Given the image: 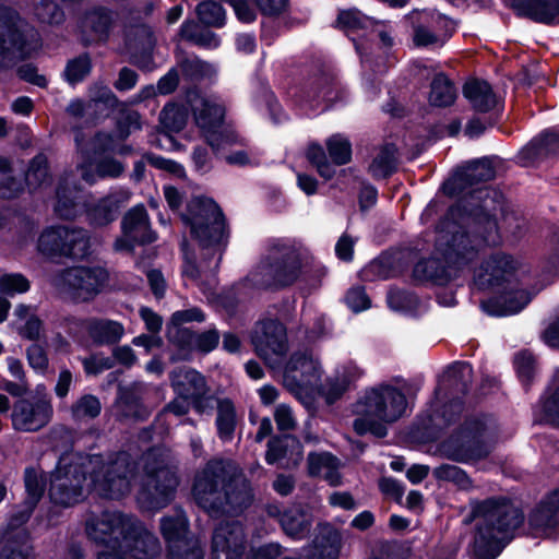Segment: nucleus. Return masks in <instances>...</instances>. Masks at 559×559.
<instances>
[{"label": "nucleus", "mask_w": 559, "mask_h": 559, "mask_svg": "<svg viewBox=\"0 0 559 559\" xmlns=\"http://www.w3.org/2000/svg\"><path fill=\"white\" fill-rule=\"evenodd\" d=\"M143 461V474L138 476L130 455L124 452L107 457L67 453L51 473L49 497L53 503L64 507L82 501L87 491L117 499L129 493L132 483L139 478V503L147 510L162 509L171 500L178 478L157 460L155 451L146 453Z\"/></svg>", "instance_id": "f257e3e1"}, {"label": "nucleus", "mask_w": 559, "mask_h": 559, "mask_svg": "<svg viewBox=\"0 0 559 559\" xmlns=\"http://www.w3.org/2000/svg\"><path fill=\"white\" fill-rule=\"evenodd\" d=\"M483 204L473 213V230L481 233L480 236H469V231L453 226L449 231L441 230L437 238V253L419 261L414 267V276L419 281H431L442 285L451 280L452 271L461 269L478 258L485 246H497L501 242V235L497 222L488 213L493 199L489 198V190H478Z\"/></svg>", "instance_id": "f03ea898"}, {"label": "nucleus", "mask_w": 559, "mask_h": 559, "mask_svg": "<svg viewBox=\"0 0 559 559\" xmlns=\"http://www.w3.org/2000/svg\"><path fill=\"white\" fill-rule=\"evenodd\" d=\"M181 217L190 226L191 234L199 241L204 257L201 265L198 266L189 257L187 241H183L182 275L206 293L201 277L211 275L210 285L215 282L213 275L219 266L228 237L225 218L218 205L206 198L192 199Z\"/></svg>", "instance_id": "7ed1b4c3"}, {"label": "nucleus", "mask_w": 559, "mask_h": 559, "mask_svg": "<svg viewBox=\"0 0 559 559\" xmlns=\"http://www.w3.org/2000/svg\"><path fill=\"white\" fill-rule=\"evenodd\" d=\"M85 532L91 540L106 547L96 559H154L162 551L158 538L130 514L107 511L91 515Z\"/></svg>", "instance_id": "20e7f679"}, {"label": "nucleus", "mask_w": 559, "mask_h": 559, "mask_svg": "<svg viewBox=\"0 0 559 559\" xmlns=\"http://www.w3.org/2000/svg\"><path fill=\"white\" fill-rule=\"evenodd\" d=\"M193 498L210 516L237 514L249 506L252 496L249 483L229 460H211L195 475Z\"/></svg>", "instance_id": "39448f33"}, {"label": "nucleus", "mask_w": 559, "mask_h": 559, "mask_svg": "<svg viewBox=\"0 0 559 559\" xmlns=\"http://www.w3.org/2000/svg\"><path fill=\"white\" fill-rule=\"evenodd\" d=\"M526 267L512 257L497 252L491 254L475 272V283L480 288L497 287L499 296L481 302L490 316L504 317L520 312L532 300L522 288Z\"/></svg>", "instance_id": "423d86ee"}, {"label": "nucleus", "mask_w": 559, "mask_h": 559, "mask_svg": "<svg viewBox=\"0 0 559 559\" xmlns=\"http://www.w3.org/2000/svg\"><path fill=\"white\" fill-rule=\"evenodd\" d=\"M474 559H495L523 523L522 512L506 499H488L473 510Z\"/></svg>", "instance_id": "0eeeda50"}, {"label": "nucleus", "mask_w": 559, "mask_h": 559, "mask_svg": "<svg viewBox=\"0 0 559 559\" xmlns=\"http://www.w3.org/2000/svg\"><path fill=\"white\" fill-rule=\"evenodd\" d=\"M407 399L404 392L388 382L365 389L352 405L353 429L359 435L371 433L378 438L388 435V425L406 414Z\"/></svg>", "instance_id": "6e6552de"}, {"label": "nucleus", "mask_w": 559, "mask_h": 559, "mask_svg": "<svg viewBox=\"0 0 559 559\" xmlns=\"http://www.w3.org/2000/svg\"><path fill=\"white\" fill-rule=\"evenodd\" d=\"M299 250L286 240L270 245L266 257L250 273L248 281L258 288L281 287L293 284L299 276Z\"/></svg>", "instance_id": "1a4fd4ad"}, {"label": "nucleus", "mask_w": 559, "mask_h": 559, "mask_svg": "<svg viewBox=\"0 0 559 559\" xmlns=\"http://www.w3.org/2000/svg\"><path fill=\"white\" fill-rule=\"evenodd\" d=\"M491 423L486 417L467 419L454 433L441 442L440 452L448 459L468 463L486 457L490 448L487 443Z\"/></svg>", "instance_id": "9d476101"}, {"label": "nucleus", "mask_w": 559, "mask_h": 559, "mask_svg": "<svg viewBox=\"0 0 559 559\" xmlns=\"http://www.w3.org/2000/svg\"><path fill=\"white\" fill-rule=\"evenodd\" d=\"M193 114L194 122L201 130L209 145L218 151L229 143V135L223 131L226 106L221 97L215 95H201L193 91L187 95Z\"/></svg>", "instance_id": "9b49d317"}, {"label": "nucleus", "mask_w": 559, "mask_h": 559, "mask_svg": "<svg viewBox=\"0 0 559 559\" xmlns=\"http://www.w3.org/2000/svg\"><path fill=\"white\" fill-rule=\"evenodd\" d=\"M36 248L38 253L48 259H82L88 253L90 238L82 228L55 225L40 233Z\"/></svg>", "instance_id": "f8f14e48"}, {"label": "nucleus", "mask_w": 559, "mask_h": 559, "mask_svg": "<svg viewBox=\"0 0 559 559\" xmlns=\"http://www.w3.org/2000/svg\"><path fill=\"white\" fill-rule=\"evenodd\" d=\"M108 282L109 274L102 266L70 267L53 280V284L76 302L92 301Z\"/></svg>", "instance_id": "ddd939ff"}, {"label": "nucleus", "mask_w": 559, "mask_h": 559, "mask_svg": "<svg viewBox=\"0 0 559 559\" xmlns=\"http://www.w3.org/2000/svg\"><path fill=\"white\" fill-rule=\"evenodd\" d=\"M320 362L307 353L290 356L283 371V383L298 399L312 395L321 384Z\"/></svg>", "instance_id": "4468645a"}, {"label": "nucleus", "mask_w": 559, "mask_h": 559, "mask_svg": "<svg viewBox=\"0 0 559 559\" xmlns=\"http://www.w3.org/2000/svg\"><path fill=\"white\" fill-rule=\"evenodd\" d=\"M170 383L179 397L189 399L199 415H210L214 408V395L205 377L189 367H179L170 372Z\"/></svg>", "instance_id": "2eb2a0df"}, {"label": "nucleus", "mask_w": 559, "mask_h": 559, "mask_svg": "<svg viewBox=\"0 0 559 559\" xmlns=\"http://www.w3.org/2000/svg\"><path fill=\"white\" fill-rule=\"evenodd\" d=\"M160 531L168 543V559H203L201 543L188 536V520L181 510L163 518Z\"/></svg>", "instance_id": "dca6fc26"}, {"label": "nucleus", "mask_w": 559, "mask_h": 559, "mask_svg": "<svg viewBox=\"0 0 559 559\" xmlns=\"http://www.w3.org/2000/svg\"><path fill=\"white\" fill-rule=\"evenodd\" d=\"M251 341L255 353L272 368L281 362L288 350L286 328L277 320L267 319L257 323Z\"/></svg>", "instance_id": "f3484780"}, {"label": "nucleus", "mask_w": 559, "mask_h": 559, "mask_svg": "<svg viewBox=\"0 0 559 559\" xmlns=\"http://www.w3.org/2000/svg\"><path fill=\"white\" fill-rule=\"evenodd\" d=\"M412 20L416 46H442L454 31V24L450 19L432 11L417 12Z\"/></svg>", "instance_id": "a211bd4d"}, {"label": "nucleus", "mask_w": 559, "mask_h": 559, "mask_svg": "<svg viewBox=\"0 0 559 559\" xmlns=\"http://www.w3.org/2000/svg\"><path fill=\"white\" fill-rule=\"evenodd\" d=\"M52 405L49 399H20L13 405L12 426L19 431H37L45 427L52 417Z\"/></svg>", "instance_id": "6ab92c4d"}, {"label": "nucleus", "mask_w": 559, "mask_h": 559, "mask_svg": "<svg viewBox=\"0 0 559 559\" xmlns=\"http://www.w3.org/2000/svg\"><path fill=\"white\" fill-rule=\"evenodd\" d=\"M156 239L151 230L147 213L143 205L132 207L123 217L122 236L115 242L117 251H129L135 243H150Z\"/></svg>", "instance_id": "aec40b11"}, {"label": "nucleus", "mask_w": 559, "mask_h": 559, "mask_svg": "<svg viewBox=\"0 0 559 559\" xmlns=\"http://www.w3.org/2000/svg\"><path fill=\"white\" fill-rule=\"evenodd\" d=\"M246 535L239 522L221 523L212 537V559H242Z\"/></svg>", "instance_id": "412c9836"}, {"label": "nucleus", "mask_w": 559, "mask_h": 559, "mask_svg": "<svg viewBox=\"0 0 559 559\" xmlns=\"http://www.w3.org/2000/svg\"><path fill=\"white\" fill-rule=\"evenodd\" d=\"M76 150L80 157L76 170L80 173L82 180L88 185H94L104 178H117L124 171L123 164L110 156L103 157L94 163L88 150L82 146L79 138H76Z\"/></svg>", "instance_id": "4be33fe9"}, {"label": "nucleus", "mask_w": 559, "mask_h": 559, "mask_svg": "<svg viewBox=\"0 0 559 559\" xmlns=\"http://www.w3.org/2000/svg\"><path fill=\"white\" fill-rule=\"evenodd\" d=\"M495 175L496 171L490 159L481 158L471 162L465 167L455 171L444 183L443 188L449 194H460L467 188L493 179Z\"/></svg>", "instance_id": "5701e85b"}, {"label": "nucleus", "mask_w": 559, "mask_h": 559, "mask_svg": "<svg viewBox=\"0 0 559 559\" xmlns=\"http://www.w3.org/2000/svg\"><path fill=\"white\" fill-rule=\"evenodd\" d=\"M81 187L73 171L64 173L56 189V214L64 219H72L81 212Z\"/></svg>", "instance_id": "b1692460"}, {"label": "nucleus", "mask_w": 559, "mask_h": 559, "mask_svg": "<svg viewBox=\"0 0 559 559\" xmlns=\"http://www.w3.org/2000/svg\"><path fill=\"white\" fill-rule=\"evenodd\" d=\"M559 488L552 491L530 516V525L537 536L554 538L559 526Z\"/></svg>", "instance_id": "393cba45"}, {"label": "nucleus", "mask_w": 559, "mask_h": 559, "mask_svg": "<svg viewBox=\"0 0 559 559\" xmlns=\"http://www.w3.org/2000/svg\"><path fill=\"white\" fill-rule=\"evenodd\" d=\"M96 345L117 344L124 335L121 322L106 318H90L78 322Z\"/></svg>", "instance_id": "a878e982"}, {"label": "nucleus", "mask_w": 559, "mask_h": 559, "mask_svg": "<svg viewBox=\"0 0 559 559\" xmlns=\"http://www.w3.org/2000/svg\"><path fill=\"white\" fill-rule=\"evenodd\" d=\"M11 47V53L7 63L14 58L25 59L36 55L41 48L39 33L32 26L23 24L22 21L8 39Z\"/></svg>", "instance_id": "bb28decb"}, {"label": "nucleus", "mask_w": 559, "mask_h": 559, "mask_svg": "<svg viewBox=\"0 0 559 559\" xmlns=\"http://www.w3.org/2000/svg\"><path fill=\"white\" fill-rule=\"evenodd\" d=\"M112 24V13L98 7L84 14L80 27L86 41H95L107 39Z\"/></svg>", "instance_id": "cd10ccee"}, {"label": "nucleus", "mask_w": 559, "mask_h": 559, "mask_svg": "<svg viewBox=\"0 0 559 559\" xmlns=\"http://www.w3.org/2000/svg\"><path fill=\"white\" fill-rule=\"evenodd\" d=\"M519 15L540 23L559 22V0H512Z\"/></svg>", "instance_id": "c85d7f7f"}, {"label": "nucleus", "mask_w": 559, "mask_h": 559, "mask_svg": "<svg viewBox=\"0 0 559 559\" xmlns=\"http://www.w3.org/2000/svg\"><path fill=\"white\" fill-rule=\"evenodd\" d=\"M129 199L130 192L128 190L120 189L111 192L88 210V218L91 223L97 226H103L112 222L116 218L120 206L127 203Z\"/></svg>", "instance_id": "c756f323"}, {"label": "nucleus", "mask_w": 559, "mask_h": 559, "mask_svg": "<svg viewBox=\"0 0 559 559\" xmlns=\"http://www.w3.org/2000/svg\"><path fill=\"white\" fill-rule=\"evenodd\" d=\"M340 461L330 453H311L308 456V471L311 476L322 477L330 486L342 484L338 472Z\"/></svg>", "instance_id": "7c9ffc66"}, {"label": "nucleus", "mask_w": 559, "mask_h": 559, "mask_svg": "<svg viewBox=\"0 0 559 559\" xmlns=\"http://www.w3.org/2000/svg\"><path fill=\"white\" fill-rule=\"evenodd\" d=\"M463 93L472 107L480 112H487L493 109L498 104L496 94L492 92L491 86L485 81L471 80L466 82Z\"/></svg>", "instance_id": "2f4dec72"}, {"label": "nucleus", "mask_w": 559, "mask_h": 559, "mask_svg": "<svg viewBox=\"0 0 559 559\" xmlns=\"http://www.w3.org/2000/svg\"><path fill=\"white\" fill-rule=\"evenodd\" d=\"M285 534L293 539H304L311 528V515L299 507H293L283 512L280 519Z\"/></svg>", "instance_id": "473e14b6"}, {"label": "nucleus", "mask_w": 559, "mask_h": 559, "mask_svg": "<svg viewBox=\"0 0 559 559\" xmlns=\"http://www.w3.org/2000/svg\"><path fill=\"white\" fill-rule=\"evenodd\" d=\"M336 93L333 79L325 74L310 79L304 88V96L311 107L321 100L325 102L328 107L336 99Z\"/></svg>", "instance_id": "72a5a7b5"}, {"label": "nucleus", "mask_w": 559, "mask_h": 559, "mask_svg": "<svg viewBox=\"0 0 559 559\" xmlns=\"http://www.w3.org/2000/svg\"><path fill=\"white\" fill-rule=\"evenodd\" d=\"M341 539V534L336 530L324 526L321 536L316 537L306 559H336Z\"/></svg>", "instance_id": "f704fd0d"}, {"label": "nucleus", "mask_w": 559, "mask_h": 559, "mask_svg": "<svg viewBox=\"0 0 559 559\" xmlns=\"http://www.w3.org/2000/svg\"><path fill=\"white\" fill-rule=\"evenodd\" d=\"M0 559H33V545L28 534L20 530L8 535L0 545Z\"/></svg>", "instance_id": "c9c22d12"}, {"label": "nucleus", "mask_w": 559, "mask_h": 559, "mask_svg": "<svg viewBox=\"0 0 559 559\" xmlns=\"http://www.w3.org/2000/svg\"><path fill=\"white\" fill-rule=\"evenodd\" d=\"M214 402L216 403L215 426L217 436L224 442L230 441L237 426L236 407L229 399H217Z\"/></svg>", "instance_id": "e433bc0d"}, {"label": "nucleus", "mask_w": 559, "mask_h": 559, "mask_svg": "<svg viewBox=\"0 0 559 559\" xmlns=\"http://www.w3.org/2000/svg\"><path fill=\"white\" fill-rule=\"evenodd\" d=\"M20 22L21 17L13 8L0 4V67L7 66L11 53L8 39L12 37Z\"/></svg>", "instance_id": "4c0bfd02"}, {"label": "nucleus", "mask_w": 559, "mask_h": 559, "mask_svg": "<svg viewBox=\"0 0 559 559\" xmlns=\"http://www.w3.org/2000/svg\"><path fill=\"white\" fill-rule=\"evenodd\" d=\"M177 334L181 336L177 345L187 352L197 349L209 353L217 346L219 341V334L214 329L200 334H195L190 330H178Z\"/></svg>", "instance_id": "58836bf2"}, {"label": "nucleus", "mask_w": 559, "mask_h": 559, "mask_svg": "<svg viewBox=\"0 0 559 559\" xmlns=\"http://www.w3.org/2000/svg\"><path fill=\"white\" fill-rule=\"evenodd\" d=\"M396 169V147L383 145L369 165V173L376 179L385 178Z\"/></svg>", "instance_id": "ea45409f"}, {"label": "nucleus", "mask_w": 559, "mask_h": 559, "mask_svg": "<svg viewBox=\"0 0 559 559\" xmlns=\"http://www.w3.org/2000/svg\"><path fill=\"white\" fill-rule=\"evenodd\" d=\"M456 98V90L452 82L442 73L435 76L431 82L429 102L437 107L450 106Z\"/></svg>", "instance_id": "a19ab883"}, {"label": "nucleus", "mask_w": 559, "mask_h": 559, "mask_svg": "<svg viewBox=\"0 0 559 559\" xmlns=\"http://www.w3.org/2000/svg\"><path fill=\"white\" fill-rule=\"evenodd\" d=\"M15 318L24 322L19 326L20 334L28 340L39 338L43 330V322L35 314V308L26 305H19L14 310Z\"/></svg>", "instance_id": "79ce46f5"}, {"label": "nucleus", "mask_w": 559, "mask_h": 559, "mask_svg": "<svg viewBox=\"0 0 559 559\" xmlns=\"http://www.w3.org/2000/svg\"><path fill=\"white\" fill-rule=\"evenodd\" d=\"M559 151V131L550 130L534 139L523 151L530 159Z\"/></svg>", "instance_id": "37998d69"}, {"label": "nucleus", "mask_w": 559, "mask_h": 559, "mask_svg": "<svg viewBox=\"0 0 559 559\" xmlns=\"http://www.w3.org/2000/svg\"><path fill=\"white\" fill-rule=\"evenodd\" d=\"M25 181L32 191L41 189L50 182L46 156L39 154L32 159L25 175Z\"/></svg>", "instance_id": "c03bdc74"}, {"label": "nucleus", "mask_w": 559, "mask_h": 559, "mask_svg": "<svg viewBox=\"0 0 559 559\" xmlns=\"http://www.w3.org/2000/svg\"><path fill=\"white\" fill-rule=\"evenodd\" d=\"M142 384H133L131 388L121 391L118 404L124 416L138 419H143L148 416V411L143 407L134 396V393L142 391Z\"/></svg>", "instance_id": "a18cd8bd"}, {"label": "nucleus", "mask_w": 559, "mask_h": 559, "mask_svg": "<svg viewBox=\"0 0 559 559\" xmlns=\"http://www.w3.org/2000/svg\"><path fill=\"white\" fill-rule=\"evenodd\" d=\"M205 320L204 312L198 308L192 307L185 310H178L171 314L170 322L168 324V335L169 338L178 344V340L181 336H178V330H182L180 326L185 323L189 322H203Z\"/></svg>", "instance_id": "49530a36"}, {"label": "nucleus", "mask_w": 559, "mask_h": 559, "mask_svg": "<svg viewBox=\"0 0 559 559\" xmlns=\"http://www.w3.org/2000/svg\"><path fill=\"white\" fill-rule=\"evenodd\" d=\"M197 14L199 20L213 27H221L225 23L226 12L224 8L216 1L205 0L198 4Z\"/></svg>", "instance_id": "de8ad7c7"}, {"label": "nucleus", "mask_w": 559, "mask_h": 559, "mask_svg": "<svg viewBox=\"0 0 559 559\" xmlns=\"http://www.w3.org/2000/svg\"><path fill=\"white\" fill-rule=\"evenodd\" d=\"M102 404L92 394L82 395L71 406V415L75 420L93 419L100 414Z\"/></svg>", "instance_id": "09e8293b"}, {"label": "nucleus", "mask_w": 559, "mask_h": 559, "mask_svg": "<svg viewBox=\"0 0 559 559\" xmlns=\"http://www.w3.org/2000/svg\"><path fill=\"white\" fill-rule=\"evenodd\" d=\"M188 112L185 106L168 104L160 112V123L169 132H178L187 123Z\"/></svg>", "instance_id": "8fccbe9b"}, {"label": "nucleus", "mask_w": 559, "mask_h": 559, "mask_svg": "<svg viewBox=\"0 0 559 559\" xmlns=\"http://www.w3.org/2000/svg\"><path fill=\"white\" fill-rule=\"evenodd\" d=\"M337 24L343 29L357 31L370 28L373 25V20L356 9H350L340 12Z\"/></svg>", "instance_id": "3c124183"}, {"label": "nucleus", "mask_w": 559, "mask_h": 559, "mask_svg": "<svg viewBox=\"0 0 559 559\" xmlns=\"http://www.w3.org/2000/svg\"><path fill=\"white\" fill-rule=\"evenodd\" d=\"M92 63L87 55L79 56L67 63L64 69L66 80L70 84L83 81L91 72Z\"/></svg>", "instance_id": "603ef678"}, {"label": "nucleus", "mask_w": 559, "mask_h": 559, "mask_svg": "<svg viewBox=\"0 0 559 559\" xmlns=\"http://www.w3.org/2000/svg\"><path fill=\"white\" fill-rule=\"evenodd\" d=\"M326 146L334 164L344 165L350 160L352 146L346 138L340 134L332 135L328 140Z\"/></svg>", "instance_id": "864d4df0"}, {"label": "nucleus", "mask_w": 559, "mask_h": 559, "mask_svg": "<svg viewBox=\"0 0 559 559\" xmlns=\"http://www.w3.org/2000/svg\"><path fill=\"white\" fill-rule=\"evenodd\" d=\"M433 476L440 480L451 481L463 489L471 486V480L466 473L456 465H440L433 469Z\"/></svg>", "instance_id": "5fc2aeb1"}, {"label": "nucleus", "mask_w": 559, "mask_h": 559, "mask_svg": "<svg viewBox=\"0 0 559 559\" xmlns=\"http://www.w3.org/2000/svg\"><path fill=\"white\" fill-rule=\"evenodd\" d=\"M309 162L317 168L319 175L324 179H331L335 174V168L328 162L322 146L311 144L307 151Z\"/></svg>", "instance_id": "6e6d98bb"}, {"label": "nucleus", "mask_w": 559, "mask_h": 559, "mask_svg": "<svg viewBox=\"0 0 559 559\" xmlns=\"http://www.w3.org/2000/svg\"><path fill=\"white\" fill-rule=\"evenodd\" d=\"M31 287L29 281L20 273L5 274L0 277V292L13 296L26 293Z\"/></svg>", "instance_id": "4d7b16f0"}, {"label": "nucleus", "mask_w": 559, "mask_h": 559, "mask_svg": "<svg viewBox=\"0 0 559 559\" xmlns=\"http://www.w3.org/2000/svg\"><path fill=\"white\" fill-rule=\"evenodd\" d=\"M35 16L41 23L58 25L64 21L63 11L55 3L43 1L35 7Z\"/></svg>", "instance_id": "13d9d810"}, {"label": "nucleus", "mask_w": 559, "mask_h": 559, "mask_svg": "<svg viewBox=\"0 0 559 559\" xmlns=\"http://www.w3.org/2000/svg\"><path fill=\"white\" fill-rule=\"evenodd\" d=\"M76 138L81 141L82 146L88 150L91 158L109 151L112 146V136L108 133L98 132L88 141V143L84 142L81 133H78L75 135V139Z\"/></svg>", "instance_id": "bf43d9fd"}, {"label": "nucleus", "mask_w": 559, "mask_h": 559, "mask_svg": "<svg viewBox=\"0 0 559 559\" xmlns=\"http://www.w3.org/2000/svg\"><path fill=\"white\" fill-rule=\"evenodd\" d=\"M24 480L28 499L36 503L44 493L43 475L34 468H26Z\"/></svg>", "instance_id": "052dcab7"}, {"label": "nucleus", "mask_w": 559, "mask_h": 559, "mask_svg": "<svg viewBox=\"0 0 559 559\" xmlns=\"http://www.w3.org/2000/svg\"><path fill=\"white\" fill-rule=\"evenodd\" d=\"M289 442L296 443L298 445L297 440L288 436L271 439L267 443L265 461L269 464H274L284 459L286 456V449Z\"/></svg>", "instance_id": "680f3d73"}, {"label": "nucleus", "mask_w": 559, "mask_h": 559, "mask_svg": "<svg viewBox=\"0 0 559 559\" xmlns=\"http://www.w3.org/2000/svg\"><path fill=\"white\" fill-rule=\"evenodd\" d=\"M472 366L468 362H455L449 368V378H451L459 386L457 390L464 392L467 390L472 381Z\"/></svg>", "instance_id": "e2e57ef3"}, {"label": "nucleus", "mask_w": 559, "mask_h": 559, "mask_svg": "<svg viewBox=\"0 0 559 559\" xmlns=\"http://www.w3.org/2000/svg\"><path fill=\"white\" fill-rule=\"evenodd\" d=\"M556 388L543 402L544 413L549 421L559 425V371L555 377Z\"/></svg>", "instance_id": "0e129e2a"}, {"label": "nucleus", "mask_w": 559, "mask_h": 559, "mask_svg": "<svg viewBox=\"0 0 559 559\" xmlns=\"http://www.w3.org/2000/svg\"><path fill=\"white\" fill-rule=\"evenodd\" d=\"M274 419L278 430H293L297 426V418L287 404H278L274 411Z\"/></svg>", "instance_id": "69168bd1"}, {"label": "nucleus", "mask_w": 559, "mask_h": 559, "mask_svg": "<svg viewBox=\"0 0 559 559\" xmlns=\"http://www.w3.org/2000/svg\"><path fill=\"white\" fill-rule=\"evenodd\" d=\"M514 365L522 381H530L535 371L534 356L528 352H521L515 356Z\"/></svg>", "instance_id": "338daca9"}, {"label": "nucleus", "mask_w": 559, "mask_h": 559, "mask_svg": "<svg viewBox=\"0 0 559 559\" xmlns=\"http://www.w3.org/2000/svg\"><path fill=\"white\" fill-rule=\"evenodd\" d=\"M186 72L195 79L211 78L216 73V68L198 58L189 59L185 62Z\"/></svg>", "instance_id": "774afa93"}]
</instances>
